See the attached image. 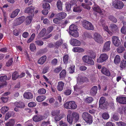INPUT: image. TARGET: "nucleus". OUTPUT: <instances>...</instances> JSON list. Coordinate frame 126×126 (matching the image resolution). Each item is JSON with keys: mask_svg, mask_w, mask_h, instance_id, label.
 <instances>
[{"mask_svg": "<svg viewBox=\"0 0 126 126\" xmlns=\"http://www.w3.org/2000/svg\"><path fill=\"white\" fill-rule=\"evenodd\" d=\"M51 63L52 65L56 66L58 63L57 59L56 58L53 59L51 61Z\"/></svg>", "mask_w": 126, "mask_h": 126, "instance_id": "5fc2aeb1", "label": "nucleus"}, {"mask_svg": "<svg viewBox=\"0 0 126 126\" xmlns=\"http://www.w3.org/2000/svg\"><path fill=\"white\" fill-rule=\"evenodd\" d=\"M116 100L119 103L123 104H126V97H117Z\"/></svg>", "mask_w": 126, "mask_h": 126, "instance_id": "9b49d317", "label": "nucleus"}, {"mask_svg": "<svg viewBox=\"0 0 126 126\" xmlns=\"http://www.w3.org/2000/svg\"><path fill=\"white\" fill-rule=\"evenodd\" d=\"M82 118L87 123L91 124L93 122V118L92 116L88 113L84 112L82 114Z\"/></svg>", "mask_w": 126, "mask_h": 126, "instance_id": "f03ea898", "label": "nucleus"}, {"mask_svg": "<svg viewBox=\"0 0 126 126\" xmlns=\"http://www.w3.org/2000/svg\"><path fill=\"white\" fill-rule=\"evenodd\" d=\"M0 99L4 103H6L7 102L8 99V97H1Z\"/></svg>", "mask_w": 126, "mask_h": 126, "instance_id": "0e129e2a", "label": "nucleus"}, {"mask_svg": "<svg viewBox=\"0 0 126 126\" xmlns=\"http://www.w3.org/2000/svg\"><path fill=\"white\" fill-rule=\"evenodd\" d=\"M69 60V55L67 54L64 55L63 57V63L65 64L67 63Z\"/></svg>", "mask_w": 126, "mask_h": 126, "instance_id": "72a5a7b5", "label": "nucleus"}, {"mask_svg": "<svg viewBox=\"0 0 126 126\" xmlns=\"http://www.w3.org/2000/svg\"><path fill=\"white\" fill-rule=\"evenodd\" d=\"M93 38L95 41L101 44L103 42V39L100 34L97 32L94 33Z\"/></svg>", "mask_w": 126, "mask_h": 126, "instance_id": "20e7f679", "label": "nucleus"}, {"mask_svg": "<svg viewBox=\"0 0 126 126\" xmlns=\"http://www.w3.org/2000/svg\"><path fill=\"white\" fill-rule=\"evenodd\" d=\"M60 110H53L51 111V114L52 115L54 116H59L60 113Z\"/></svg>", "mask_w": 126, "mask_h": 126, "instance_id": "473e14b6", "label": "nucleus"}, {"mask_svg": "<svg viewBox=\"0 0 126 126\" xmlns=\"http://www.w3.org/2000/svg\"><path fill=\"white\" fill-rule=\"evenodd\" d=\"M88 79L86 77H83L80 78L78 79L80 83L87 82L88 81Z\"/></svg>", "mask_w": 126, "mask_h": 126, "instance_id": "ea45409f", "label": "nucleus"}, {"mask_svg": "<svg viewBox=\"0 0 126 126\" xmlns=\"http://www.w3.org/2000/svg\"><path fill=\"white\" fill-rule=\"evenodd\" d=\"M110 41H108L106 42L105 43L102 49V52H105L109 51L110 49Z\"/></svg>", "mask_w": 126, "mask_h": 126, "instance_id": "1a4fd4ad", "label": "nucleus"}, {"mask_svg": "<svg viewBox=\"0 0 126 126\" xmlns=\"http://www.w3.org/2000/svg\"><path fill=\"white\" fill-rule=\"evenodd\" d=\"M119 117L118 116L117 114H116L113 115L111 118V119L112 120V121H113V120L115 121H118L119 120Z\"/></svg>", "mask_w": 126, "mask_h": 126, "instance_id": "603ef678", "label": "nucleus"}, {"mask_svg": "<svg viewBox=\"0 0 126 126\" xmlns=\"http://www.w3.org/2000/svg\"><path fill=\"white\" fill-rule=\"evenodd\" d=\"M69 42L71 45L74 46H79L81 45L80 41L76 39H71Z\"/></svg>", "mask_w": 126, "mask_h": 126, "instance_id": "9d476101", "label": "nucleus"}, {"mask_svg": "<svg viewBox=\"0 0 126 126\" xmlns=\"http://www.w3.org/2000/svg\"><path fill=\"white\" fill-rule=\"evenodd\" d=\"M93 100V98L91 97H88L86 98L85 99V101L87 103H91Z\"/></svg>", "mask_w": 126, "mask_h": 126, "instance_id": "09e8293b", "label": "nucleus"}, {"mask_svg": "<svg viewBox=\"0 0 126 126\" xmlns=\"http://www.w3.org/2000/svg\"><path fill=\"white\" fill-rule=\"evenodd\" d=\"M62 43V42L61 41H58L56 42L55 45V47L58 48L61 46Z\"/></svg>", "mask_w": 126, "mask_h": 126, "instance_id": "e2e57ef3", "label": "nucleus"}, {"mask_svg": "<svg viewBox=\"0 0 126 126\" xmlns=\"http://www.w3.org/2000/svg\"><path fill=\"white\" fill-rule=\"evenodd\" d=\"M64 107L68 109L75 110L77 106L73 101H70L65 102L64 104Z\"/></svg>", "mask_w": 126, "mask_h": 126, "instance_id": "f257e3e1", "label": "nucleus"}, {"mask_svg": "<svg viewBox=\"0 0 126 126\" xmlns=\"http://www.w3.org/2000/svg\"><path fill=\"white\" fill-rule=\"evenodd\" d=\"M82 59L83 62L88 64L94 65V62L92 58L89 55H85L83 57Z\"/></svg>", "mask_w": 126, "mask_h": 126, "instance_id": "7ed1b4c3", "label": "nucleus"}, {"mask_svg": "<svg viewBox=\"0 0 126 126\" xmlns=\"http://www.w3.org/2000/svg\"><path fill=\"white\" fill-rule=\"evenodd\" d=\"M97 87L96 86H93L91 89L90 94L92 96L95 95L97 93Z\"/></svg>", "mask_w": 126, "mask_h": 126, "instance_id": "2eb2a0df", "label": "nucleus"}, {"mask_svg": "<svg viewBox=\"0 0 126 126\" xmlns=\"http://www.w3.org/2000/svg\"><path fill=\"white\" fill-rule=\"evenodd\" d=\"M34 8H26L25 10V13H27L30 16H33L34 14Z\"/></svg>", "mask_w": 126, "mask_h": 126, "instance_id": "4468645a", "label": "nucleus"}, {"mask_svg": "<svg viewBox=\"0 0 126 126\" xmlns=\"http://www.w3.org/2000/svg\"><path fill=\"white\" fill-rule=\"evenodd\" d=\"M46 98V96L44 95L38 96L36 98V100L38 102H40L44 101Z\"/></svg>", "mask_w": 126, "mask_h": 126, "instance_id": "a878e982", "label": "nucleus"}, {"mask_svg": "<svg viewBox=\"0 0 126 126\" xmlns=\"http://www.w3.org/2000/svg\"><path fill=\"white\" fill-rule=\"evenodd\" d=\"M77 27L74 24H72L70 25L69 27V32H73L77 30Z\"/></svg>", "mask_w": 126, "mask_h": 126, "instance_id": "f704fd0d", "label": "nucleus"}, {"mask_svg": "<svg viewBox=\"0 0 126 126\" xmlns=\"http://www.w3.org/2000/svg\"><path fill=\"white\" fill-rule=\"evenodd\" d=\"M66 70L64 69L59 74L60 78L62 79H64L66 75Z\"/></svg>", "mask_w": 126, "mask_h": 126, "instance_id": "bb28decb", "label": "nucleus"}, {"mask_svg": "<svg viewBox=\"0 0 126 126\" xmlns=\"http://www.w3.org/2000/svg\"><path fill=\"white\" fill-rule=\"evenodd\" d=\"M20 10L17 9L15 10L11 14L10 17L11 18H13L15 17L18 15L19 12Z\"/></svg>", "mask_w": 126, "mask_h": 126, "instance_id": "412c9836", "label": "nucleus"}, {"mask_svg": "<svg viewBox=\"0 0 126 126\" xmlns=\"http://www.w3.org/2000/svg\"><path fill=\"white\" fill-rule=\"evenodd\" d=\"M75 66L74 65H72L69 68V72L70 73L72 74L74 72Z\"/></svg>", "mask_w": 126, "mask_h": 126, "instance_id": "864d4df0", "label": "nucleus"}, {"mask_svg": "<svg viewBox=\"0 0 126 126\" xmlns=\"http://www.w3.org/2000/svg\"><path fill=\"white\" fill-rule=\"evenodd\" d=\"M30 48L32 52L34 51L36 49V47L34 43H32L30 44Z\"/></svg>", "mask_w": 126, "mask_h": 126, "instance_id": "a19ab883", "label": "nucleus"}, {"mask_svg": "<svg viewBox=\"0 0 126 126\" xmlns=\"http://www.w3.org/2000/svg\"><path fill=\"white\" fill-rule=\"evenodd\" d=\"M9 109L8 107L7 106H3L0 109V111L3 114H5L7 112Z\"/></svg>", "mask_w": 126, "mask_h": 126, "instance_id": "c756f323", "label": "nucleus"}, {"mask_svg": "<svg viewBox=\"0 0 126 126\" xmlns=\"http://www.w3.org/2000/svg\"><path fill=\"white\" fill-rule=\"evenodd\" d=\"M94 11L100 14L104 15V11L103 9H101V8H93Z\"/></svg>", "mask_w": 126, "mask_h": 126, "instance_id": "49530a36", "label": "nucleus"}, {"mask_svg": "<svg viewBox=\"0 0 126 126\" xmlns=\"http://www.w3.org/2000/svg\"><path fill=\"white\" fill-rule=\"evenodd\" d=\"M33 119L35 122H38L43 120V117L40 115H34L33 117Z\"/></svg>", "mask_w": 126, "mask_h": 126, "instance_id": "6ab92c4d", "label": "nucleus"}, {"mask_svg": "<svg viewBox=\"0 0 126 126\" xmlns=\"http://www.w3.org/2000/svg\"><path fill=\"white\" fill-rule=\"evenodd\" d=\"M112 4L114 8H123L124 5L122 1L119 0L114 1Z\"/></svg>", "mask_w": 126, "mask_h": 126, "instance_id": "0eeeda50", "label": "nucleus"}, {"mask_svg": "<svg viewBox=\"0 0 126 126\" xmlns=\"http://www.w3.org/2000/svg\"><path fill=\"white\" fill-rule=\"evenodd\" d=\"M106 99L105 97H101L99 101V104H101L106 102Z\"/></svg>", "mask_w": 126, "mask_h": 126, "instance_id": "13d9d810", "label": "nucleus"}, {"mask_svg": "<svg viewBox=\"0 0 126 126\" xmlns=\"http://www.w3.org/2000/svg\"><path fill=\"white\" fill-rule=\"evenodd\" d=\"M14 105L17 107L21 109L24 108L25 106V105L24 102L21 101L15 102L14 103Z\"/></svg>", "mask_w": 126, "mask_h": 126, "instance_id": "dca6fc26", "label": "nucleus"}, {"mask_svg": "<svg viewBox=\"0 0 126 126\" xmlns=\"http://www.w3.org/2000/svg\"><path fill=\"white\" fill-rule=\"evenodd\" d=\"M66 16V14L63 12L58 13L57 14V17L61 20L65 18Z\"/></svg>", "mask_w": 126, "mask_h": 126, "instance_id": "5701e85b", "label": "nucleus"}, {"mask_svg": "<svg viewBox=\"0 0 126 126\" xmlns=\"http://www.w3.org/2000/svg\"><path fill=\"white\" fill-rule=\"evenodd\" d=\"M67 121L70 124H72L74 120L71 115L70 114H68L67 116Z\"/></svg>", "mask_w": 126, "mask_h": 126, "instance_id": "e433bc0d", "label": "nucleus"}, {"mask_svg": "<svg viewBox=\"0 0 126 126\" xmlns=\"http://www.w3.org/2000/svg\"><path fill=\"white\" fill-rule=\"evenodd\" d=\"M102 26L104 29L108 32L109 34H110V33H111V32L110 31L108 26L107 25L105 24H103Z\"/></svg>", "mask_w": 126, "mask_h": 126, "instance_id": "6e6d98bb", "label": "nucleus"}, {"mask_svg": "<svg viewBox=\"0 0 126 126\" xmlns=\"http://www.w3.org/2000/svg\"><path fill=\"white\" fill-rule=\"evenodd\" d=\"M77 1L75 0H72L69 2H66L65 4V8H79L76 7Z\"/></svg>", "mask_w": 126, "mask_h": 126, "instance_id": "39448f33", "label": "nucleus"}, {"mask_svg": "<svg viewBox=\"0 0 126 126\" xmlns=\"http://www.w3.org/2000/svg\"><path fill=\"white\" fill-rule=\"evenodd\" d=\"M109 18L113 22L116 23L117 21V20L116 18L112 16H110L109 17Z\"/></svg>", "mask_w": 126, "mask_h": 126, "instance_id": "8fccbe9b", "label": "nucleus"}, {"mask_svg": "<svg viewBox=\"0 0 126 126\" xmlns=\"http://www.w3.org/2000/svg\"><path fill=\"white\" fill-rule=\"evenodd\" d=\"M120 67L122 69H123L126 67V60H123L120 63Z\"/></svg>", "mask_w": 126, "mask_h": 126, "instance_id": "37998d69", "label": "nucleus"}, {"mask_svg": "<svg viewBox=\"0 0 126 126\" xmlns=\"http://www.w3.org/2000/svg\"><path fill=\"white\" fill-rule=\"evenodd\" d=\"M19 77V74L18 72L15 71L14 72L12 75V79L14 80H15Z\"/></svg>", "mask_w": 126, "mask_h": 126, "instance_id": "7c9ffc66", "label": "nucleus"}, {"mask_svg": "<svg viewBox=\"0 0 126 126\" xmlns=\"http://www.w3.org/2000/svg\"><path fill=\"white\" fill-rule=\"evenodd\" d=\"M110 30L113 32H116L118 31V26L114 24H111L110 26Z\"/></svg>", "mask_w": 126, "mask_h": 126, "instance_id": "f3484780", "label": "nucleus"}, {"mask_svg": "<svg viewBox=\"0 0 126 126\" xmlns=\"http://www.w3.org/2000/svg\"><path fill=\"white\" fill-rule=\"evenodd\" d=\"M101 73L107 76H109L110 74V71L108 69L105 67H102L101 70Z\"/></svg>", "mask_w": 126, "mask_h": 126, "instance_id": "ddd939ff", "label": "nucleus"}, {"mask_svg": "<svg viewBox=\"0 0 126 126\" xmlns=\"http://www.w3.org/2000/svg\"><path fill=\"white\" fill-rule=\"evenodd\" d=\"M13 62V58H11L9 59L6 63V65L7 66H9L11 65L12 64Z\"/></svg>", "mask_w": 126, "mask_h": 126, "instance_id": "bf43d9fd", "label": "nucleus"}, {"mask_svg": "<svg viewBox=\"0 0 126 126\" xmlns=\"http://www.w3.org/2000/svg\"><path fill=\"white\" fill-rule=\"evenodd\" d=\"M112 42L114 46L116 47H118L120 45L121 42L118 36H114L112 37Z\"/></svg>", "mask_w": 126, "mask_h": 126, "instance_id": "6e6552de", "label": "nucleus"}, {"mask_svg": "<svg viewBox=\"0 0 126 126\" xmlns=\"http://www.w3.org/2000/svg\"><path fill=\"white\" fill-rule=\"evenodd\" d=\"M123 25L121 29V31L122 33L126 34V26Z\"/></svg>", "mask_w": 126, "mask_h": 126, "instance_id": "052dcab7", "label": "nucleus"}, {"mask_svg": "<svg viewBox=\"0 0 126 126\" xmlns=\"http://www.w3.org/2000/svg\"><path fill=\"white\" fill-rule=\"evenodd\" d=\"M102 117L104 119L107 120L109 118L110 116L108 113L105 112L102 114Z\"/></svg>", "mask_w": 126, "mask_h": 126, "instance_id": "a18cd8bd", "label": "nucleus"}, {"mask_svg": "<svg viewBox=\"0 0 126 126\" xmlns=\"http://www.w3.org/2000/svg\"><path fill=\"white\" fill-rule=\"evenodd\" d=\"M108 105V102L106 101V102L101 104H99V107L100 108L104 109L107 108V106Z\"/></svg>", "mask_w": 126, "mask_h": 126, "instance_id": "2f4dec72", "label": "nucleus"}, {"mask_svg": "<svg viewBox=\"0 0 126 126\" xmlns=\"http://www.w3.org/2000/svg\"><path fill=\"white\" fill-rule=\"evenodd\" d=\"M36 105L35 103L33 102H31L28 103V105L29 107H35Z\"/></svg>", "mask_w": 126, "mask_h": 126, "instance_id": "338daca9", "label": "nucleus"}, {"mask_svg": "<svg viewBox=\"0 0 126 126\" xmlns=\"http://www.w3.org/2000/svg\"><path fill=\"white\" fill-rule=\"evenodd\" d=\"M84 50L83 48L79 47H75L72 49V51L74 52H83Z\"/></svg>", "mask_w": 126, "mask_h": 126, "instance_id": "393cba45", "label": "nucleus"}, {"mask_svg": "<svg viewBox=\"0 0 126 126\" xmlns=\"http://www.w3.org/2000/svg\"><path fill=\"white\" fill-rule=\"evenodd\" d=\"M46 29L45 28H43L39 34V36L40 37H44L46 33Z\"/></svg>", "mask_w": 126, "mask_h": 126, "instance_id": "79ce46f5", "label": "nucleus"}, {"mask_svg": "<svg viewBox=\"0 0 126 126\" xmlns=\"http://www.w3.org/2000/svg\"><path fill=\"white\" fill-rule=\"evenodd\" d=\"M23 96L25 98L28 100L31 99L33 97V94L31 92H25Z\"/></svg>", "mask_w": 126, "mask_h": 126, "instance_id": "f8f14e48", "label": "nucleus"}, {"mask_svg": "<svg viewBox=\"0 0 126 126\" xmlns=\"http://www.w3.org/2000/svg\"><path fill=\"white\" fill-rule=\"evenodd\" d=\"M108 55L105 53L101 54L99 57L97 59L96 61L98 63H101L106 61L108 58Z\"/></svg>", "mask_w": 126, "mask_h": 126, "instance_id": "423d86ee", "label": "nucleus"}, {"mask_svg": "<svg viewBox=\"0 0 126 126\" xmlns=\"http://www.w3.org/2000/svg\"><path fill=\"white\" fill-rule=\"evenodd\" d=\"M33 16H27L25 19V21L26 25H29L31 22Z\"/></svg>", "mask_w": 126, "mask_h": 126, "instance_id": "cd10ccee", "label": "nucleus"}, {"mask_svg": "<svg viewBox=\"0 0 126 126\" xmlns=\"http://www.w3.org/2000/svg\"><path fill=\"white\" fill-rule=\"evenodd\" d=\"M37 93H38L39 94H43L46 93V90L44 88H41L38 90Z\"/></svg>", "mask_w": 126, "mask_h": 126, "instance_id": "c03bdc74", "label": "nucleus"}, {"mask_svg": "<svg viewBox=\"0 0 126 126\" xmlns=\"http://www.w3.org/2000/svg\"><path fill=\"white\" fill-rule=\"evenodd\" d=\"M90 22L88 21L84 20L83 22L82 26L86 29H89V28L88 26Z\"/></svg>", "mask_w": 126, "mask_h": 126, "instance_id": "58836bf2", "label": "nucleus"}, {"mask_svg": "<svg viewBox=\"0 0 126 126\" xmlns=\"http://www.w3.org/2000/svg\"><path fill=\"white\" fill-rule=\"evenodd\" d=\"M62 3L60 0H58L57 1V5L58 8H62Z\"/></svg>", "mask_w": 126, "mask_h": 126, "instance_id": "774afa93", "label": "nucleus"}, {"mask_svg": "<svg viewBox=\"0 0 126 126\" xmlns=\"http://www.w3.org/2000/svg\"><path fill=\"white\" fill-rule=\"evenodd\" d=\"M120 60V56L118 55H117L115 57L114 62L115 64H117L119 63Z\"/></svg>", "mask_w": 126, "mask_h": 126, "instance_id": "c85d7f7f", "label": "nucleus"}, {"mask_svg": "<svg viewBox=\"0 0 126 126\" xmlns=\"http://www.w3.org/2000/svg\"><path fill=\"white\" fill-rule=\"evenodd\" d=\"M43 1L41 4L43 8H50V6L49 3Z\"/></svg>", "mask_w": 126, "mask_h": 126, "instance_id": "4c0bfd02", "label": "nucleus"}, {"mask_svg": "<svg viewBox=\"0 0 126 126\" xmlns=\"http://www.w3.org/2000/svg\"><path fill=\"white\" fill-rule=\"evenodd\" d=\"M64 93L65 95H68L71 94V91L70 89H67L65 90L64 92Z\"/></svg>", "mask_w": 126, "mask_h": 126, "instance_id": "69168bd1", "label": "nucleus"}, {"mask_svg": "<svg viewBox=\"0 0 126 126\" xmlns=\"http://www.w3.org/2000/svg\"><path fill=\"white\" fill-rule=\"evenodd\" d=\"M15 122L14 119H10L9 121L6 123L5 126H14L15 124Z\"/></svg>", "mask_w": 126, "mask_h": 126, "instance_id": "b1692460", "label": "nucleus"}, {"mask_svg": "<svg viewBox=\"0 0 126 126\" xmlns=\"http://www.w3.org/2000/svg\"><path fill=\"white\" fill-rule=\"evenodd\" d=\"M71 115L74 121L75 122H77L79 118V114L76 112H73Z\"/></svg>", "mask_w": 126, "mask_h": 126, "instance_id": "aec40b11", "label": "nucleus"}, {"mask_svg": "<svg viewBox=\"0 0 126 126\" xmlns=\"http://www.w3.org/2000/svg\"><path fill=\"white\" fill-rule=\"evenodd\" d=\"M116 123L118 126H126V124L122 122H116Z\"/></svg>", "mask_w": 126, "mask_h": 126, "instance_id": "680f3d73", "label": "nucleus"}, {"mask_svg": "<svg viewBox=\"0 0 126 126\" xmlns=\"http://www.w3.org/2000/svg\"><path fill=\"white\" fill-rule=\"evenodd\" d=\"M125 49V47L123 46H120L117 49V52L120 53H121L124 52Z\"/></svg>", "mask_w": 126, "mask_h": 126, "instance_id": "c9c22d12", "label": "nucleus"}, {"mask_svg": "<svg viewBox=\"0 0 126 126\" xmlns=\"http://www.w3.org/2000/svg\"><path fill=\"white\" fill-rule=\"evenodd\" d=\"M62 69V67L59 66L55 68L54 70V72L55 73H58Z\"/></svg>", "mask_w": 126, "mask_h": 126, "instance_id": "3c124183", "label": "nucleus"}, {"mask_svg": "<svg viewBox=\"0 0 126 126\" xmlns=\"http://www.w3.org/2000/svg\"><path fill=\"white\" fill-rule=\"evenodd\" d=\"M70 34L73 37H77L79 36V34L77 30L73 32H70Z\"/></svg>", "mask_w": 126, "mask_h": 126, "instance_id": "de8ad7c7", "label": "nucleus"}, {"mask_svg": "<svg viewBox=\"0 0 126 126\" xmlns=\"http://www.w3.org/2000/svg\"><path fill=\"white\" fill-rule=\"evenodd\" d=\"M64 85V83L62 81H60L58 82L57 87V89L58 90L60 91H62L63 89Z\"/></svg>", "mask_w": 126, "mask_h": 126, "instance_id": "a211bd4d", "label": "nucleus"}, {"mask_svg": "<svg viewBox=\"0 0 126 126\" xmlns=\"http://www.w3.org/2000/svg\"><path fill=\"white\" fill-rule=\"evenodd\" d=\"M35 43L36 45L38 46H41L44 44V42L43 41L39 40L35 41Z\"/></svg>", "mask_w": 126, "mask_h": 126, "instance_id": "4d7b16f0", "label": "nucleus"}, {"mask_svg": "<svg viewBox=\"0 0 126 126\" xmlns=\"http://www.w3.org/2000/svg\"><path fill=\"white\" fill-rule=\"evenodd\" d=\"M47 57L44 55L41 57L38 61V63L40 64H43L46 61Z\"/></svg>", "mask_w": 126, "mask_h": 126, "instance_id": "4be33fe9", "label": "nucleus"}]
</instances>
